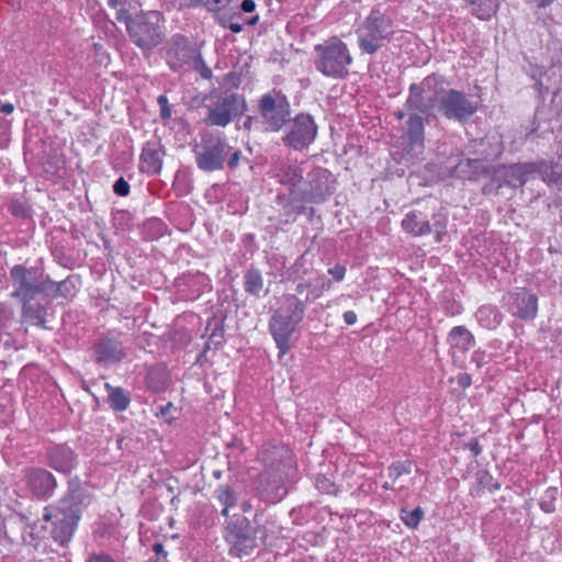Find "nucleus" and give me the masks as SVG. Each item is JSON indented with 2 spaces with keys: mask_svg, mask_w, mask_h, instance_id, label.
<instances>
[{
  "mask_svg": "<svg viewBox=\"0 0 562 562\" xmlns=\"http://www.w3.org/2000/svg\"><path fill=\"white\" fill-rule=\"evenodd\" d=\"M93 502V494L78 476L70 477L67 491L56 505L45 507L41 528L59 546L67 547L82 513Z\"/></svg>",
  "mask_w": 562,
  "mask_h": 562,
  "instance_id": "f257e3e1",
  "label": "nucleus"
},
{
  "mask_svg": "<svg viewBox=\"0 0 562 562\" xmlns=\"http://www.w3.org/2000/svg\"><path fill=\"white\" fill-rule=\"evenodd\" d=\"M330 285V280L318 279L315 286L306 293L304 300L292 293H284L279 299L280 305L272 310L268 328L280 357L291 349V338L305 317L307 304L319 299Z\"/></svg>",
  "mask_w": 562,
  "mask_h": 562,
  "instance_id": "f03ea898",
  "label": "nucleus"
},
{
  "mask_svg": "<svg viewBox=\"0 0 562 562\" xmlns=\"http://www.w3.org/2000/svg\"><path fill=\"white\" fill-rule=\"evenodd\" d=\"M192 153L196 167L204 172L234 171L241 161L248 162L241 150L231 146L223 133L202 134L201 140L193 145Z\"/></svg>",
  "mask_w": 562,
  "mask_h": 562,
  "instance_id": "7ed1b4c3",
  "label": "nucleus"
},
{
  "mask_svg": "<svg viewBox=\"0 0 562 562\" xmlns=\"http://www.w3.org/2000/svg\"><path fill=\"white\" fill-rule=\"evenodd\" d=\"M116 20L126 25L131 41L143 52H151L165 37V19L159 11H147L135 14L128 9H117Z\"/></svg>",
  "mask_w": 562,
  "mask_h": 562,
  "instance_id": "20e7f679",
  "label": "nucleus"
},
{
  "mask_svg": "<svg viewBox=\"0 0 562 562\" xmlns=\"http://www.w3.org/2000/svg\"><path fill=\"white\" fill-rule=\"evenodd\" d=\"M356 33L360 52L373 55L392 41L395 33L394 22L390 15L374 8Z\"/></svg>",
  "mask_w": 562,
  "mask_h": 562,
  "instance_id": "39448f33",
  "label": "nucleus"
},
{
  "mask_svg": "<svg viewBox=\"0 0 562 562\" xmlns=\"http://www.w3.org/2000/svg\"><path fill=\"white\" fill-rule=\"evenodd\" d=\"M314 52V66L324 76L334 79H342L348 76L352 56L347 44L338 36H331L315 45Z\"/></svg>",
  "mask_w": 562,
  "mask_h": 562,
  "instance_id": "423d86ee",
  "label": "nucleus"
},
{
  "mask_svg": "<svg viewBox=\"0 0 562 562\" xmlns=\"http://www.w3.org/2000/svg\"><path fill=\"white\" fill-rule=\"evenodd\" d=\"M257 112L267 132L278 133L285 128L292 116L288 95L273 88L263 93L257 102Z\"/></svg>",
  "mask_w": 562,
  "mask_h": 562,
  "instance_id": "0eeeda50",
  "label": "nucleus"
},
{
  "mask_svg": "<svg viewBox=\"0 0 562 562\" xmlns=\"http://www.w3.org/2000/svg\"><path fill=\"white\" fill-rule=\"evenodd\" d=\"M445 85L446 77L436 72L428 75L419 83H412L404 106L406 110H419L426 117L434 116L436 99L447 91Z\"/></svg>",
  "mask_w": 562,
  "mask_h": 562,
  "instance_id": "6e6552de",
  "label": "nucleus"
},
{
  "mask_svg": "<svg viewBox=\"0 0 562 562\" xmlns=\"http://www.w3.org/2000/svg\"><path fill=\"white\" fill-rule=\"evenodd\" d=\"M10 280L13 291L11 296L18 301L37 299L46 294L52 286L49 276H44L38 268L15 265L10 269Z\"/></svg>",
  "mask_w": 562,
  "mask_h": 562,
  "instance_id": "1a4fd4ad",
  "label": "nucleus"
},
{
  "mask_svg": "<svg viewBox=\"0 0 562 562\" xmlns=\"http://www.w3.org/2000/svg\"><path fill=\"white\" fill-rule=\"evenodd\" d=\"M247 110L248 105L243 94L225 91L206 106L207 113L204 123L207 126L225 127L235 119L244 115Z\"/></svg>",
  "mask_w": 562,
  "mask_h": 562,
  "instance_id": "9d476101",
  "label": "nucleus"
},
{
  "mask_svg": "<svg viewBox=\"0 0 562 562\" xmlns=\"http://www.w3.org/2000/svg\"><path fill=\"white\" fill-rule=\"evenodd\" d=\"M256 527L246 517H238L226 527V540L231 544V553L236 557L249 554L257 546V535H265L259 526V514L254 517Z\"/></svg>",
  "mask_w": 562,
  "mask_h": 562,
  "instance_id": "9b49d317",
  "label": "nucleus"
},
{
  "mask_svg": "<svg viewBox=\"0 0 562 562\" xmlns=\"http://www.w3.org/2000/svg\"><path fill=\"white\" fill-rule=\"evenodd\" d=\"M282 136V144L295 151L307 149L316 139L318 126L314 117L305 112L297 113L290 117Z\"/></svg>",
  "mask_w": 562,
  "mask_h": 562,
  "instance_id": "f8f14e48",
  "label": "nucleus"
},
{
  "mask_svg": "<svg viewBox=\"0 0 562 562\" xmlns=\"http://www.w3.org/2000/svg\"><path fill=\"white\" fill-rule=\"evenodd\" d=\"M447 216L442 213L432 214V223H430L426 214L414 210L404 216L402 227L414 237L425 236L434 232L436 241L441 243L442 236L447 233Z\"/></svg>",
  "mask_w": 562,
  "mask_h": 562,
  "instance_id": "ddd939ff",
  "label": "nucleus"
},
{
  "mask_svg": "<svg viewBox=\"0 0 562 562\" xmlns=\"http://www.w3.org/2000/svg\"><path fill=\"white\" fill-rule=\"evenodd\" d=\"M335 182L336 180L328 169L314 167L306 175L304 188L299 191L306 203L319 204L334 193Z\"/></svg>",
  "mask_w": 562,
  "mask_h": 562,
  "instance_id": "4468645a",
  "label": "nucleus"
},
{
  "mask_svg": "<svg viewBox=\"0 0 562 562\" xmlns=\"http://www.w3.org/2000/svg\"><path fill=\"white\" fill-rule=\"evenodd\" d=\"M539 297L526 288H518L503 296L506 311L515 318L522 322H532L538 316Z\"/></svg>",
  "mask_w": 562,
  "mask_h": 562,
  "instance_id": "2eb2a0df",
  "label": "nucleus"
},
{
  "mask_svg": "<svg viewBox=\"0 0 562 562\" xmlns=\"http://www.w3.org/2000/svg\"><path fill=\"white\" fill-rule=\"evenodd\" d=\"M441 114L460 123H465L477 111L475 101L469 99L462 91L456 89L447 90L438 101Z\"/></svg>",
  "mask_w": 562,
  "mask_h": 562,
  "instance_id": "dca6fc26",
  "label": "nucleus"
},
{
  "mask_svg": "<svg viewBox=\"0 0 562 562\" xmlns=\"http://www.w3.org/2000/svg\"><path fill=\"white\" fill-rule=\"evenodd\" d=\"M120 338L121 333L108 331L94 340L92 352L97 364L109 367L121 362L127 356Z\"/></svg>",
  "mask_w": 562,
  "mask_h": 562,
  "instance_id": "f3484780",
  "label": "nucleus"
},
{
  "mask_svg": "<svg viewBox=\"0 0 562 562\" xmlns=\"http://www.w3.org/2000/svg\"><path fill=\"white\" fill-rule=\"evenodd\" d=\"M283 475L279 472L262 470L252 482L255 496L270 504L282 501L288 494Z\"/></svg>",
  "mask_w": 562,
  "mask_h": 562,
  "instance_id": "a211bd4d",
  "label": "nucleus"
},
{
  "mask_svg": "<svg viewBox=\"0 0 562 562\" xmlns=\"http://www.w3.org/2000/svg\"><path fill=\"white\" fill-rule=\"evenodd\" d=\"M22 481L32 496L38 501L53 497L58 486L54 474L44 468H26Z\"/></svg>",
  "mask_w": 562,
  "mask_h": 562,
  "instance_id": "6ab92c4d",
  "label": "nucleus"
},
{
  "mask_svg": "<svg viewBox=\"0 0 562 562\" xmlns=\"http://www.w3.org/2000/svg\"><path fill=\"white\" fill-rule=\"evenodd\" d=\"M196 52L198 49L186 35L175 34L165 47V59L169 68L173 72H178L191 65Z\"/></svg>",
  "mask_w": 562,
  "mask_h": 562,
  "instance_id": "aec40b11",
  "label": "nucleus"
},
{
  "mask_svg": "<svg viewBox=\"0 0 562 562\" xmlns=\"http://www.w3.org/2000/svg\"><path fill=\"white\" fill-rule=\"evenodd\" d=\"M406 130L403 135V150L414 157L425 148V122L429 120L419 110H407Z\"/></svg>",
  "mask_w": 562,
  "mask_h": 562,
  "instance_id": "412c9836",
  "label": "nucleus"
},
{
  "mask_svg": "<svg viewBox=\"0 0 562 562\" xmlns=\"http://www.w3.org/2000/svg\"><path fill=\"white\" fill-rule=\"evenodd\" d=\"M529 168L531 167L528 162H517L492 167L491 172L494 176V182H497L501 189L504 187L518 189L529 181Z\"/></svg>",
  "mask_w": 562,
  "mask_h": 562,
  "instance_id": "4be33fe9",
  "label": "nucleus"
},
{
  "mask_svg": "<svg viewBox=\"0 0 562 562\" xmlns=\"http://www.w3.org/2000/svg\"><path fill=\"white\" fill-rule=\"evenodd\" d=\"M165 155V146L159 138L145 142L139 156V172L147 176L160 175Z\"/></svg>",
  "mask_w": 562,
  "mask_h": 562,
  "instance_id": "5701e85b",
  "label": "nucleus"
},
{
  "mask_svg": "<svg viewBox=\"0 0 562 562\" xmlns=\"http://www.w3.org/2000/svg\"><path fill=\"white\" fill-rule=\"evenodd\" d=\"M40 299H25L19 301L22 305L21 322L43 329H48L47 315L50 307V299L46 294H40Z\"/></svg>",
  "mask_w": 562,
  "mask_h": 562,
  "instance_id": "b1692460",
  "label": "nucleus"
},
{
  "mask_svg": "<svg viewBox=\"0 0 562 562\" xmlns=\"http://www.w3.org/2000/svg\"><path fill=\"white\" fill-rule=\"evenodd\" d=\"M259 460L263 470H270L284 474L286 469L292 468V457L289 448L281 443H268L262 446L259 452Z\"/></svg>",
  "mask_w": 562,
  "mask_h": 562,
  "instance_id": "393cba45",
  "label": "nucleus"
},
{
  "mask_svg": "<svg viewBox=\"0 0 562 562\" xmlns=\"http://www.w3.org/2000/svg\"><path fill=\"white\" fill-rule=\"evenodd\" d=\"M47 464L58 473L68 475L78 465V454L67 445H54L46 451Z\"/></svg>",
  "mask_w": 562,
  "mask_h": 562,
  "instance_id": "a878e982",
  "label": "nucleus"
},
{
  "mask_svg": "<svg viewBox=\"0 0 562 562\" xmlns=\"http://www.w3.org/2000/svg\"><path fill=\"white\" fill-rule=\"evenodd\" d=\"M273 178L289 190H299L304 179L303 162L289 158L279 160L273 166Z\"/></svg>",
  "mask_w": 562,
  "mask_h": 562,
  "instance_id": "bb28decb",
  "label": "nucleus"
},
{
  "mask_svg": "<svg viewBox=\"0 0 562 562\" xmlns=\"http://www.w3.org/2000/svg\"><path fill=\"white\" fill-rule=\"evenodd\" d=\"M276 204L282 210L285 217L295 220L297 215L305 212L303 196L299 190H289V192H279L276 196Z\"/></svg>",
  "mask_w": 562,
  "mask_h": 562,
  "instance_id": "cd10ccee",
  "label": "nucleus"
},
{
  "mask_svg": "<svg viewBox=\"0 0 562 562\" xmlns=\"http://www.w3.org/2000/svg\"><path fill=\"white\" fill-rule=\"evenodd\" d=\"M529 180L535 176H539L549 184H562V167L544 159L537 161H528Z\"/></svg>",
  "mask_w": 562,
  "mask_h": 562,
  "instance_id": "c85d7f7f",
  "label": "nucleus"
},
{
  "mask_svg": "<svg viewBox=\"0 0 562 562\" xmlns=\"http://www.w3.org/2000/svg\"><path fill=\"white\" fill-rule=\"evenodd\" d=\"M171 376L164 363L151 366L145 375V384L148 391L153 393H162L170 385Z\"/></svg>",
  "mask_w": 562,
  "mask_h": 562,
  "instance_id": "c756f323",
  "label": "nucleus"
},
{
  "mask_svg": "<svg viewBox=\"0 0 562 562\" xmlns=\"http://www.w3.org/2000/svg\"><path fill=\"white\" fill-rule=\"evenodd\" d=\"M244 291L252 297L259 299L269 293L265 290V282L261 271L255 266H249L243 277Z\"/></svg>",
  "mask_w": 562,
  "mask_h": 562,
  "instance_id": "7c9ffc66",
  "label": "nucleus"
},
{
  "mask_svg": "<svg viewBox=\"0 0 562 562\" xmlns=\"http://www.w3.org/2000/svg\"><path fill=\"white\" fill-rule=\"evenodd\" d=\"M108 393L106 403L115 413L125 412L131 404V393L122 386H113L110 383L104 384Z\"/></svg>",
  "mask_w": 562,
  "mask_h": 562,
  "instance_id": "2f4dec72",
  "label": "nucleus"
},
{
  "mask_svg": "<svg viewBox=\"0 0 562 562\" xmlns=\"http://www.w3.org/2000/svg\"><path fill=\"white\" fill-rule=\"evenodd\" d=\"M462 156L461 153H452L448 157H438L436 162L428 164L427 169L429 171L436 169L437 177L441 180L452 178V173L456 171Z\"/></svg>",
  "mask_w": 562,
  "mask_h": 562,
  "instance_id": "473e14b6",
  "label": "nucleus"
},
{
  "mask_svg": "<svg viewBox=\"0 0 562 562\" xmlns=\"http://www.w3.org/2000/svg\"><path fill=\"white\" fill-rule=\"evenodd\" d=\"M448 344L451 348L461 352L468 351L474 346L475 339L472 333L465 326H454L448 334Z\"/></svg>",
  "mask_w": 562,
  "mask_h": 562,
  "instance_id": "72a5a7b5",
  "label": "nucleus"
},
{
  "mask_svg": "<svg viewBox=\"0 0 562 562\" xmlns=\"http://www.w3.org/2000/svg\"><path fill=\"white\" fill-rule=\"evenodd\" d=\"M479 324L486 329H496L503 322V314L495 305H482L475 313Z\"/></svg>",
  "mask_w": 562,
  "mask_h": 562,
  "instance_id": "f704fd0d",
  "label": "nucleus"
},
{
  "mask_svg": "<svg viewBox=\"0 0 562 562\" xmlns=\"http://www.w3.org/2000/svg\"><path fill=\"white\" fill-rule=\"evenodd\" d=\"M471 7V14L479 20L488 21L498 11V0H463Z\"/></svg>",
  "mask_w": 562,
  "mask_h": 562,
  "instance_id": "c9c22d12",
  "label": "nucleus"
},
{
  "mask_svg": "<svg viewBox=\"0 0 562 562\" xmlns=\"http://www.w3.org/2000/svg\"><path fill=\"white\" fill-rule=\"evenodd\" d=\"M312 270V263L306 257V252L302 254L294 263L289 267L282 274V280L296 281L303 280Z\"/></svg>",
  "mask_w": 562,
  "mask_h": 562,
  "instance_id": "e433bc0d",
  "label": "nucleus"
},
{
  "mask_svg": "<svg viewBox=\"0 0 562 562\" xmlns=\"http://www.w3.org/2000/svg\"><path fill=\"white\" fill-rule=\"evenodd\" d=\"M52 286L47 289L46 295L49 297V293H52L50 297H63L66 300L72 299L77 293L75 277H68L65 280L59 282L53 281L50 279Z\"/></svg>",
  "mask_w": 562,
  "mask_h": 562,
  "instance_id": "4c0bfd02",
  "label": "nucleus"
},
{
  "mask_svg": "<svg viewBox=\"0 0 562 562\" xmlns=\"http://www.w3.org/2000/svg\"><path fill=\"white\" fill-rule=\"evenodd\" d=\"M215 22L233 33H240L244 30V18L240 12L217 11L214 13Z\"/></svg>",
  "mask_w": 562,
  "mask_h": 562,
  "instance_id": "58836bf2",
  "label": "nucleus"
},
{
  "mask_svg": "<svg viewBox=\"0 0 562 562\" xmlns=\"http://www.w3.org/2000/svg\"><path fill=\"white\" fill-rule=\"evenodd\" d=\"M168 231L165 222L158 217H151L145 221L143 225V236L147 240H157Z\"/></svg>",
  "mask_w": 562,
  "mask_h": 562,
  "instance_id": "ea45409f",
  "label": "nucleus"
},
{
  "mask_svg": "<svg viewBox=\"0 0 562 562\" xmlns=\"http://www.w3.org/2000/svg\"><path fill=\"white\" fill-rule=\"evenodd\" d=\"M224 321H225V316L222 317L218 322H216L215 317H212L209 319L207 328L211 326L212 322H215V324L210 334L209 341L206 342V345L204 347V350H203L204 352H206L211 348V345H213L215 349H220L224 346V344H225Z\"/></svg>",
  "mask_w": 562,
  "mask_h": 562,
  "instance_id": "a19ab883",
  "label": "nucleus"
},
{
  "mask_svg": "<svg viewBox=\"0 0 562 562\" xmlns=\"http://www.w3.org/2000/svg\"><path fill=\"white\" fill-rule=\"evenodd\" d=\"M187 280L192 285V300L200 297L202 293L211 290V280L205 273H192Z\"/></svg>",
  "mask_w": 562,
  "mask_h": 562,
  "instance_id": "79ce46f5",
  "label": "nucleus"
},
{
  "mask_svg": "<svg viewBox=\"0 0 562 562\" xmlns=\"http://www.w3.org/2000/svg\"><path fill=\"white\" fill-rule=\"evenodd\" d=\"M215 497L222 506L235 507L237 505V494L233 487L227 484H221L215 490Z\"/></svg>",
  "mask_w": 562,
  "mask_h": 562,
  "instance_id": "37998d69",
  "label": "nucleus"
},
{
  "mask_svg": "<svg viewBox=\"0 0 562 562\" xmlns=\"http://www.w3.org/2000/svg\"><path fill=\"white\" fill-rule=\"evenodd\" d=\"M558 487H548L539 501V507L542 512L551 514L555 512V501L558 498Z\"/></svg>",
  "mask_w": 562,
  "mask_h": 562,
  "instance_id": "c03bdc74",
  "label": "nucleus"
},
{
  "mask_svg": "<svg viewBox=\"0 0 562 562\" xmlns=\"http://www.w3.org/2000/svg\"><path fill=\"white\" fill-rule=\"evenodd\" d=\"M412 461H394L387 467V474L393 480L396 481L400 476L404 474H409L412 472Z\"/></svg>",
  "mask_w": 562,
  "mask_h": 562,
  "instance_id": "a18cd8bd",
  "label": "nucleus"
},
{
  "mask_svg": "<svg viewBox=\"0 0 562 562\" xmlns=\"http://www.w3.org/2000/svg\"><path fill=\"white\" fill-rule=\"evenodd\" d=\"M424 517V510L420 507H416L413 510L402 509L401 519L411 529L418 527L420 520Z\"/></svg>",
  "mask_w": 562,
  "mask_h": 562,
  "instance_id": "49530a36",
  "label": "nucleus"
},
{
  "mask_svg": "<svg viewBox=\"0 0 562 562\" xmlns=\"http://www.w3.org/2000/svg\"><path fill=\"white\" fill-rule=\"evenodd\" d=\"M470 165L469 173L471 178H468L469 181H477L482 177H487L492 171V167L487 166L481 159H471Z\"/></svg>",
  "mask_w": 562,
  "mask_h": 562,
  "instance_id": "de8ad7c7",
  "label": "nucleus"
},
{
  "mask_svg": "<svg viewBox=\"0 0 562 562\" xmlns=\"http://www.w3.org/2000/svg\"><path fill=\"white\" fill-rule=\"evenodd\" d=\"M315 486L321 493L327 494V495L336 496L339 492V488L336 485V483L331 479H329L323 474L316 475Z\"/></svg>",
  "mask_w": 562,
  "mask_h": 562,
  "instance_id": "09e8293b",
  "label": "nucleus"
},
{
  "mask_svg": "<svg viewBox=\"0 0 562 562\" xmlns=\"http://www.w3.org/2000/svg\"><path fill=\"white\" fill-rule=\"evenodd\" d=\"M193 69L200 74V76L203 79H211L213 76V72L210 67L205 64L200 50L195 53V57L192 59L191 63Z\"/></svg>",
  "mask_w": 562,
  "mask_h": 562,
  "instance_id": "8fccbe9b",
  "label": "nucleus"
},
{
  "mask_svg": "<svg viewBox=\"0 0 562 562\" xmlns=\"http://www.w3.org/2000/svg\"><path fill=\"white\" fill-rule=\"evenodd\" d=\"M470 164H471V158H467V157L462 156V158L458 162L456 171L452 173V178L461 179V180H468V178H471V175L469 173V170L471 167Z\"/></svg>",
  "mask_w": 562,
  "mask_h": 562,
  "instance_id": "3c124183",
  "label": "nucleus"
},
{
  "mask_svg": "<svg viewBox=\"0 0 562 562\" xmlns=\"http://www.w3.org/2000/svg\"><path fill=\"white\" fill-rule=\"evenodd\" d=\"M157 103L160 108L159 115L162 121H167L172 115V109L166 94H160L157 98Z\"/></svg>",
  "mask_w": 562,
  "mask_h": 562,
  "instance_id": "603ef678",
  "label": "nucleus"
},
{
  "mask_svg": "<svg viewBox=\"0 0 562 562\" xmlns=\"http://www.w3.org/2000/svg\"><path fill=\"white\" fill-rule=\"evenodd\" d=\"M10 212L14 215V216H19V217H27L30 215V211H29V207L26 205H24V203L20 202V201H12L11 204H10Z\"/></svg>",
  "mask_w": 562,
  "mask_h": 562,
  "instance_id": "864d4df0",
  "label": "nucleus"
},
{
  "mask_svg": "<svg viewBox=\"0 0 562 562\" xmlns=\"http://www.w3.org/2000/svg\"><path fill=\"white\" fill-rule=\"evenodd\" d=\"M130 188L128 182L123 177H120L113 184V192L119 196H127Z\"/></svg>",
  "mask_w": 562,
  "mask_h": 562,
  "instance_id": "5fc2aeb1",
  "label": "nucleus"
},
{
  "mask_svg": "<svg viewBox=\"0 0 562 562\" xmlns=\"http://www.w3.org/2000/svg\"><path fill=\"white\" fill-rule=\"evenodd\" d=\"M490 177V181L486 182L483 187H482V194L484 195H498V191H499V187H498V183L497 182H494V176L493 173L491 172L488 175Z\"/></svg>",
  "mask_w": 562,
  "mask_h": 562,
  "instance_id": "6e6d98bb",
  "label": "nucleus"
},
{
  "mask_svg": "<svg viewBox=\"0 0 562 562\" xmlns=\"http://www.w3.org/2000/svg\"><path fill=\"white\" fill-rule=\"evenodd\" d=\"M232 0H204V5L210 12H217L231 3Z\"/></svg>",
  "mask_w": 562,
  "mask_h": 562,
  "instance_id": "4d7b16f0",
  "label": "nucleus"
},
{
  "mask_svg": "<svg viewBox=\"0 0 562 562\" xmlns=\"http://www.w3.org/2000/svg\"><path fill=\"white\" fill-rule=\"evenodd\" d=\"M12 318V312L5 307L0 306V331L10 327Z\"/></svg>",
  "mask_w": 562,
  "mask_h": 562,
  "instance_id": "13d9d810",
  "label": "nucleus"
},
{
  "mask_svg": "<svg viewBox=\"0 0 562 562\" xmlns=\"http://www.w3.org/2000/svg\"><path fill=\"white\" fill-rule=\"evenodd\" d=\"M328 273L336 282H340L346 276V267L344 265L337 263L328 269Z\"/></svg>",
  "mask_w": 562,
  "mask_h": 562,
  "instance_id": "bf43d9fd",
  "label": "nucleus"
},
{
  "mask_svg": "<svg viewBox=\"0 0 562 562\" xmlns=\"http://www.w3.org/2000/svg\"><path fill=\"white\" fill-rule=\"evenodd\" d=\"M318 279H326V278L317 277L314 281H302V282L297 283L295 286V294L302 295L305 291H307V293H308L311 291V289H313V286H315Z\"/></svg>",
  "mask_w": 562,
  "mask_h": 562,
  "instance_id": "052dcab7",
  "label": "nucleus"
},
{
  "mask_svg": "<svg viewBox=\"0 0 562 562\" xmlns=\"http://www.w3.org/2000/svg\"><path fill=\"white\" fill-rule=\"evenodd\" d=\"M487 355L485 351L476 350L472 353L471 362L475 363L476 368L480 369L487 363Z\"/></svg>",
  "mask_w": 562,
  "mask_h": 562,
  "instance_id": "680f3d73",
  "label": "nucleus"
},
{
  "mask_svg": "<svg viewBox=\"0 0 562 562\" xmlns=\"http://www.w3.org/2000/svg\"><path fill=\"white\" fill-rule=\"evenodd\" d=\"M134 3H136L135 0H109V5L112 7V8H124V9H128V11L131 9H135V5Z\"/></svg>",
  "mask_w": 562,
  "mask_h": 562,
  "instance_id": "e2e57ef3",
  "label": "nucleus"
},
{
  "mask_svg": "<svg viewBox=\"0 0 562 562\" xmlns=\"http://www.w3.org/2000/svg\"><path fill=\"white\" fill-rule=\"evenodd\" d=\"M476 475H477V482L480 485L490 486L492 484L493 476L488 471H486V470L479 471Z\"/></svg>",
  "mask_w": 562,
  "mask_h": 562,
  "instance_id": "0e129e2a",
  "label": "nucleus"
},
{
  "mask_svg": "<svg viewBox=\"0 0 562 562\" xmlns=\"http://www.w3.org/2000/svg\"><path fill=\"white\" fill-rule=\"evenodd\" d=\"M467 447L470 449L474 457H477L482 453V446L480 445L479 439L475 437L470 439V441L467 443Z\"/></svg>",
  "mask_w": 562,
  "mask_h": 562,
  "instance_id": "69168bd1",
  "label": "nucleus"
},
{
  "mask_svg": "<svg viewBox=\"0 0 562 562\" xmlns=\"http://www.w3.org/2000/svg\"><path fill=\"white\" fill-rule=\"evenodd\" d=\"M458 385L462 389H467L471 385L472 379L471 375L468 373H460L457 378Z\"/></svg>",
  "mask_w": 562,
  "mask_h": 562,
  "instance_id": "338daca9",
  "label": "nucleus"
},
{
  "mask_svg": "<svg viewBox=\"0 0 562 562\" xmlns=\"http://www.w3.org/2000/svg\"><path fill=\"white\" fill-rule=\"evenodd\" d=\"M89 562H115L109 554L99 553L90 557Z\"/></svg>",
  "mask_w": 562,
  "mask_h": 562,
  "instance_id": "774afa93",
  "label": "nucleus"
}]
</instances>
